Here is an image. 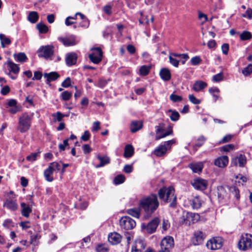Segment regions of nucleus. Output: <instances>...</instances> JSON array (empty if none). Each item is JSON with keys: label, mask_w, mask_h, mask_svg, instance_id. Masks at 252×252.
<instances>
[{"label": "nucleus", "mask_w": 252, "mask_h": 252, "mask_svg": "<svg viewBox=\"0 0 252 252\" xmlns=\"http://www.w3.org/2000/svg\"><path fill=\"white\" fill-rule=\"evenodd\" d=\"M0 40L2 48H5L6 45H9L11 43L10 39L7 37L4 34H0Z\"/></svg>", "instance_id": "nucleus-34"}, {"label": "nucleus", "mask_w": 252, "mask_h": 252, "mask_svg": "<svg viewBox=\"0 0 252 252\" xmlns=\"http://www.w3.org/2000/svg\"><path fill=\"white\" fill-rule=\"evenodd\" d=\"M52 117L56 119L58 122L62 121L63 117L64 116L60 112H57L56 113H53L52 115Z\"/></svg>", "instance_id": "nucleus-52"}, {"label": "nucleus", "mask_w": 252, "mask_h": 252, "mask_svg": "<svg viewBox=\"0 0 252 252\" xmlns=\"http://www.w3.org/2000/svg\"><path fill=\"white\" fill-rule=\"evenodd\" d=\"M191 185L196 189L204 190L207 187L208 182L204 179L198 178L193 181Z\"/></svg>", "instance_id": "nucleus-12"}, {"label": "nucleus", "mask_w": 252, "mask_h": 252, "mask_svg": "<svg viewBox=\"0 0 252 252\" xmlns=\"http://www.w3.org/2000/svg\"><path fill=\"white\" fill-rule=\"evenodd\" d=\"M77 55L75 53L71 52L66 55L65 63L67 66L74 65L77 62Z\"/></svg>", "instance_id": "nucleus-19"}, {"label": "nucleus", "mask_w": 252, "mask_h": 252, "mask_svg": "<svg viewBox=\"0 0 252 252\" xmlns=\"http://www.w3.org/2000/svg\"><path fill=\"white\" fill-rule=\"evenodd\" d=\"M89 26L90 21L87 18L82 20V21L79 24V26L84 29H87Z\"/></svg>", "instance_id": "nucleus-51"}, {"label": "nucleus", "mask_w": 252, "mask_h": 252, "mask_svg": "<svg viewBox=\"0 0 252 252\" xmlns=\"http://www.w3.org/2000/svg\"><path fill=\"white\" fill-rule=\"evenodd\" d=\"M242 16L243 17L248 18L249 19H252V9L249 8L246 10L245 14H243Z\"/></svg>", "instance_id": "nucleus-58"}, {"label": "nucleus", "mask_w": 252, "mask_h": 252, "mask_svg": "<svg viewBox=\"0 0 252 252\" xmlns=\"http://www.w3.org/2000/svg\"><path fill=\"white\" fill-rule=\"evenodd\" d=\"M108 241L113 245L119 243L122 239L121 236L117 232L111 233L108 235Z\"/></svg>", "instance_id": "nucleus-21"}, {"label": "nucleus", "mask_w": 252, "mask_h": 252, "mask_svg": "<svg viewBox=\"0 0 252 252\" xmlns=\"http://www.w3.org/2000/svg\"><path fill=\"white\" fill-rule=\"evenodd\" d=\"M222 246V241L220 237H215L209 240L206 246L211 250H217L220 249Z\"/></svg>", "instance_id": "nucleus-10"}, {"label": "nucleus", "mask_w": 252, "mask_h": 252, "mask_svg": "<svg viewBox=\"0 0 252 252\" xmlns=\"http://www.w3.org/2000/svg\"><path fill=\"white\" fill-rule=\"evenodd\" d=\"M93 53L89 55V58L94 63H98L102 60V51L99 47L93 48Z\"/></svg>", "instance_id": "nucleus-8"}, {"label": "nucleus", "mask_w": 252, "mask_h": 252, "mask_svg": "<svg viewBox=\"0 0 252 252\" xmlns=\"http://www.w3.org/2000/svg\"><path fill=\"white\" fill-rule=\"evenodd\" d=\"M125 181V177L122 174L116 176L114 179V183L116 185H119L123 183Z\"/></svg>", "instance_id": "nucleus-39"}, {"label": "nucleus", "mask_w": 252, "mask_h": 252, "mask_svg": "<svg viewBox=\"0 0 252 252\" xmlns=\"http://www.w3.org/2000/svg\"><path fill=\"white\" fill-rule=\"evenodd\" d=\"M134 154V149L131 145H127L125 148L124 157L126 158H130Z\"/></svg>", "instance_id": "nucleus-31"}, {"label": "nucleus", "mask_w": 252, "mask_h": 252, "mask_svg": "<svg viewBox=\"0 0 252 252\" xmlns=\"http://www.w3.org/2000/svg\"><path fill=\"white\" fill-rule=\"evenodd\" d=\"M53 170L49 165L48 167L44 171V175L45 179L48 182H52L53 180Z\"/></svg>", "instance_id": "nucleus-30"}, {"label": "nucleus", "mask_w": 252, "mask_h": 252, "mask_svg": "<svg viewBox=\"0 0 252 252\" xmlns=\"http://www.w3.org/2000/svg\"><path fill=\"white\" fill-rule=\"evenodd\" d=\"M207 86V84L201 80L196 81L193 85L192 90L195 92H198L202 91Z\"/></svg>", "instance_id": "nucleus-25"}, {"label": "nucleus", "mask_w": 252, "mask_h": 252, "mask_svg": "<svg viewBox=\"0 0 252 252\" xmlns=\"http://www.w3.org/2000/svg\"><path fill=\"white\" fill-rule=\"evenodd\" d=\"M32 118L27 113H23L19 118L17 129L21 133L28 131L31 126Z\"/></svg>", "instance_id": "nucleus-3"}, {"label": "nucleus", "mask_w": 252, "mask_h": 252, "mask_svg": "<svg viewBox=\"0 0 252 252\" xmlns=\"http://www.w3.org/2000/svg\"><path fill=\"white\" fill-rule=\"evenodd\" d=\"M143 124L141 121H134L131 123L130 125V131L132 133H135L142 128Z\"/></svg>", "instance_id": "nucleus-26"}, {"label": "nucleus", "mask_w": 252, "mask_h": 252, "mask_svg": "<svg viewBox=\"0 0 252 252\" xmlns=\"http://www.w3.org/2000/svg\"><path fill=\"white\" fill-rule=\"evenodd\" d=\"M252 38V33L249 31H244L240 34V38L242 41L250 40Z\"/></svg>", "instance_id": "nucleus-35"}, {"label": "nucleus", "mask_w": 252, "mask_h": 252, "mask_svg": "<svg viewBox=\"0 0 252 252\" xmlns=\"http://www.w3.org/2000/svg\"><path fill=\"white\" fill-rule=\"evenodd\" d=\"M189 166L194 173H200L203 168V164L201 162H193L189 164Z\"/></svg>", "instance_id": "nucleus-27"}, {"label": "nucleus", "mask_w": 252, "mask_h": 252, "mask_svg": "<svg viewBox=\"0 0 252 252\" xmlns=\"http://www.w3.org/2000/svg\"><path fill=\"white\" fill-rule=\"evenodd\" d=\"M228 162V158L226 156H223L218 158L215 160V165L220 167L223 168L225 167Z\"/></svg>", "instance_id": "nucleus-20"}, {"label": "nucleus", "mask_w": 252, "mask_h": 252, "mask_svg": "<svg viewBox=\"0 0 252 252\" xmlns=\"http://www.w3.org/2000/svg\"><path fill=\"white\" fill-rule=\"evenodd\" d=\"M234 146L233 144H228L225 146H223L221 147V151L224 152H229L230 150L234 149Z\"/></svg>", "instance_id": "nucleus-57"}, {"label": "nucleus", "mask_w": 252, "mask_h": 252, "mask_svg": "<svg viewBox=\"0 0 252 252\" xmlns=\"http://www.w3.org/2000/svg\"><path fill=\"white\" fill-rule=\"evenodd\" d=\"M156 135L155 137V139L156 140H158L161 138H164L168 135H171L172 134V129L171 127L166 132H164V130L163 128L157 126V129L156 130Z\"/></svg>", "instance_id": "nucleus-17"}, {"label": "nucleus", "mask_w": 252, "mask_h": 252, "mask_svg": "<svg viewBox=\"0 0 252 252\" xmlns=\"http://www.w3.org/2000/svg\"><path fill=\"white\" fill-rule=\"evenodd\" d=\"M174 239L171 236L164 237L161 241L160 247L161 249L170 250L174 246Z\"/></svg>", "instance_id": "nucleus-16"}, {"label": "nucleus", "mask_w": 252, "mask_h": 252, "mask_svg": "<svg viewBox=\"0 0 252 252\" xmlns=\"http://www.w3.org/2000/svg\"><path fill=\"white\" fill-rule=\"evenodd\" d=\"M100 123L98 121L94 122L93 124L92 128V131L93 132H95L98 131L100 128Z\"/></svg>", "instance_id": "nucleus-56"}, {"label": "nucleus", "mask_w": 252, "mask_h": 252, "mask_svg": "<svg viewBox=\"0 0 252 252\" xmlns=\"http://www.w3.org/2000/svg\"><path fill=\"white\" fill-rule=\"evenodd\" d=\"M39 58H43L46 60L50 59L54 54V47L52 45L41 46L37 51Z\"/></svg>", "instance_id": "nucleus-5"}, {"label": "nucleus", "mask_w": 252, "mask_h": 252, "mask_svg": "<svg viewBox=\"0 0 252 252\" xmlns=\"http://www.w3.org/2000/svg\"><path fill=\"white\" fill-rule=\"evenodd\" d=\"M159 204L157 195L155 194H151L141 199L139 202V206L146 213L144 218H149L158 208Z\"/></svg>", "instance_id": "nucleus-1"}, {"label": "nucleus", "mask_w": 252, "mask_h": 252, "mask_svg": "<svg viewBox=\"0 0 252 252\" xmlns=\"http://www.w3.org/2000/svg\"><path fill=\"white\" fill-rule=\"evenodd\" d=\"M146 246L145 241L141 239L135 241L134 245L132 247L131 252H141Z\"/></svg>", "instance_id": "nucleus-18"}, {"label": "nucleus", "mask_w": 252, "mask_h": 252, "mask_svg": "<svg viewBox=\"0 0 252 252\" xmlns=\"http://www.w3.org/2000/svg\"><path fill=\"white\" fill-rule=\"evenodd\" d=\"M168 112L171 113V114L169 116V117L172 121L175 122V121H177L179 120V117H180V115L177 111H173L171 109H169L168 110Z\"/></svg>", "instance_id": "nucleus-40"}, {"label": "nucleus", "mask_w": 252, "mask_h": 252, "mask_svg": "<svg viewBox=\"0 0 252 252\" xmlns=\"http://www.w3.org/2000/svg\"><path fill=\"white\" fill-rule=\"evenodd\" d=\"M21 214L23 216L28 218L30 214L32 212V208L29 205L26 204L24 202L21 203Z\"/></svg>", "instance_id": "nucleus-22"}, {"label": "nucleus", "mask_w": 252, "mask_h": 252, "mask_svg": "<svg viewBox=\"0 0 252 252\" xmlns=\"http://www.w3.org/2000/svg\"><path fill=\"white\" fill-rule=\"evenodd\" d=\"M223 79V74L219 73L213 77V80L214 82H220Z\"/></svg>", "instance_id": "nucleus-59"}, {"label": "nucleus", "mask_w": 252, "mask_h": 252, "mask_svg": "<svg viewBox=\"0 0 252 252\" xmlns=\"http://www.w3.org/2000/svg\"><path fill=\"white\" fill-rule=\"evenodd\" d=\"M206 139L203 136H199L197 139V143L195 144L196 147H201L203 145Z\"/></svg>", "instance_id": "nucleus-60"}, {"label": "nucleus", "mask_w": 252, "mask_h": 252, "mask_svg": "<svg viewBox=\"0 0 252 252\" xmlns=\"http://www.w3.org/2000/svg\"><path fill=\"white\" fill-rule=\"evenodd\" d=\"M227 193L224 187L222 186L218 188V196L220 199H223L226 196Z\"/></svg>", "instance_id": "nucleus-37"}, {"label": "nucleus", "mask_w": 252, "mask_h": 252, "mask_svg": "<svg viewBox=\"0 0 252 252\" xmlns=\"http://www.w3.org/2000/svg\"><path fill=\"white\" fill-rule=\"evenodd\" d=\"M192 219V221L193 222L194 220H197L199 218V215L192 213H187L186 215V219Z\"/></svg>", "instance_id": "nucleus-55"}, {"label": "nucleus", "mask_w": 252, "mask_h": 252, "mask_svg": "<svg viewBox=\"0 0 252 252\" xmlns=\"http://www.w3.org/2000/svg\"><path fill=\"white\" fill-rule=\"evenodd\" d=\"M4 64H7L8 70L10 72H12L14 74H18L19 72V67L18 64L14 63L10 60H8Z\"/></svg>", "instance_id": "nucleus-28"}, {"label": "nucleus", "mask_w": 252, "mask_h": 252, "mask_svg": "<svg viewBox=\"0 0 252 252\" xmlns=\"http://www.w3.org/2000/svg\"><path fill=\"white\" fill-rule=\"evenodd\" d=\"M169 97L170 99L174 102H180L182 100V96L174 94H171Z\"/></svg>", "instance_id": "nucleus-48"}, {"label": "nucleus", "mask_w": 252, "mask_h": 252, "mask_svg": "<svg viewBox=\"0 0 252 252\" xmlns=\"http://www.w3.org/2000/svg\"><path fill=\"white\" fill-rule=\"evenodd\" d=\"M191 205L193 209H198L201 207V200L199 196H195L191 201Z\"/></svg>", "instance_id": "nucleus-33"}, {"label": "nucleus", "mask_w": 252, "mask_h": 252, "mask_svg": "<svg viewBox=\"0 0 252 252\" xmlns=\"http://www.w3.org/2000/svg\"><path fill=\"white\" fill-rule=\"evenodd\" d=\"M206 235L202 231L197 230L194 232L193 237L192 238V242L194 245H198L202 244L205 238Z\"/></svg>", "instance_id": "nucleus-13"}, {"label": "nucleus", "mask_w": 252, "mask_h": 252, "mask_svg": "<svg viewBox=\"0 0 252 252\" xmlns=\"http://www.w3.org/2000/svg\"><path fill=\"white\" fill-rule=\"evenodd\" d=\"M159 221V219L158 218H155L147 225L143 224L142 225V229H145L148 233L152 234L156 230Z\"/></svg>", "instance_id": "nucleus-9"}, {"label": "nucleus", "mask_w": 252, "mask_h": 252, "mask_svg": "<svg viewBox=\"0 0 252 252\" xmlns=\"http://www.w3.org/2000/svg\"><path fill=\"white\" fill-rule=\"evenodd\" d=\"M242 72L245 76L249 75L252 72V64H249L247 67L244 68Z\"/></svg>", "instance_id": "nucleus-45"}, {"label": "nucleus", "mask_w": 252, "mask_h": 252, "mask_svg": "<svg viewBox=\"0 0 252 252\" xmlns=\"http://www.w3.org/2000/svg\"><path fill=\"white\" fill-rule=\"evenodd\" d=\"M170 224L168 220L163 219L162 223V228L164 230H167L170 227Z\"/></svg>", "instance_id": "nucleus-63"}, {"label": "nucleus", "mask_w": 252, "mask_h": 252, "mask_svg": "<svg viewBox=\"0 0 252 252\" xmlns=\"http://www.w3.org/2000/svg\"><path fill=\"white\" fill-rule=\"evenodd\" d=\"M43 76L47 79L46 83L49 84L51 82L55 81L59 78L60 75L57 72H51L49 73H44Z\"/></svg>", "instance_id": "nucleus-23"}, {"label": "nucleus", "mask_w": 252, "mask_h": 252, "mask_svg": "<svg viewBox=\"0 0 252 252\" xmlns=\"http://www.w3.org/2000/svg\"><path fill=\"white\" fill-rule=\"evenodd\" d=\"M90 137V134L88 130H86L82 135L81 138L84 141H88Z\"/></svg>", "instance_id": "nucleus-64"}, {"label": "nucleus", "mask_w": 252, "mask_h": 252, "mask_svg": "<svg viewBox=\"0 0 252 252\" xmlns=\"http://www.w3.org/2000/svg\"><path fill=\"white\" fill-rule=\"evenodd\" d=\"M38 14L37 12L31 11L29 13L28 19L32 23H36L38 19Z\"/></svg>", "instance_id": "nucleus-32"}, {"label": "nucleus", "mask_w": 252, "mask_h": 252, "mask_svg": "<svg viewBox=\"0 0 252 252\" xmlns=\"http://www.w3.org/2000/svg\"><path fill=\"white\" fill-rule=\"evenodd\" d=\"M71 85V79L69 77L66 78L62 83V87L67 88Z\"/></svg>", "instance_id": "nucleus-61"}, {"label": "nucleus", "mask_w": 252, "mask_h": 252, "mask_svg": "<svg viewBox=\"0 0 252 252\" xmlns=\"http://www.w3.org/2000/svg\"><path fill=\"white\" fill-rule=\"evenodd\" d=\"M97 158L100 161V163L95 166L96 168L103 167L110 162V158L107 156L97 155Z\"/></svg>", "instance_id": "nucleus-24"}, {"label": "nucleus", "mask_w": 252, "mask_h": 252, "mask_svg": "<svg viewBox=\"0 0 252 252\" xmlns=\"http://www.w3.org/2000/svg\"><path fill=\"white\" fill-rule=\"evenodd\" d=\"M58 40L65 46H73L77 43L76 37L73 35H70L65 37H60Z\"/></svg>", "instance_id": "nucleus-14"}, {"label": "nucleus", "mask_w": 252, "mask_h": 252, "mask_svg": "<svg viewBox=\"0 0 252 252\" xmlns=\"http://www.w3.org/2000/svg\"><path fill=\"white\" fill-rule=\"evenodd\" d=\"M127 213L129 215L137 219L140 217V210L138 208L128 209L127 210Z\"/></svg>", "instance_id": "nucleus-36"}, {"label": "nucleus", "mask_w": 252, "mask_h": 252, "mask_svg": "<svg viewBox=\"0 0 252 252\" xmlns=\"http://www.w3.org/2000/svg\"><path fill=\"white\" fill-rule=\"evenodd\" d=\"M38 155V153H32L30 155L27 157V159L31 161H35Z\"/></svg>", "instance_id": "nucleus-62"}, {"label": "nucleus", "mask_w": 252, "mask_h": 252, "mask_svg": "<svg viewBox=\"0 0 252 252\" xmlns=\"http://www.w3.org/2000/svg\"><path fill=\"white\" fill-rule=\"evenodd\" d=\"M50 167H52V169L54 170H57V171H60L61 169V164L57 162H53L50 163Z\"/></svg>", "instance_id": "nucleus-47"}, {"label": "nucleus", "mask_w": 252, "mask_h": 252, "mask_svg": "<svg viewBox=\"0 0 252 252\" xmlns=\"http://www.w3.org/2000/svg\"><path fill=\"white\" fill-rule=\"evenodd\" d=\"M169 59L170 63L172 64L173 66H174L175 67L178 66L180 60L176 59L175 58L170 55L169 57Z\"/></svg>", "instance_id": "nucleus-53"}, {"label": "nucleus", "mask_w": 252, "mask_h": 252, "mask_svg": "<svg viewBox=\"0 0 252 252\" xmlns=\"http://www.w3.org/2000/svg\"><path fill=\"white\" fill-rule=\"evenodd\" d=\"M14 56L16 61L19 62H24L28 59L24 53H19L17 55L14 54Z\"/></svg>", "instance_id": "nucleus-38"}, {"label": "nucleus", "mask_w": 252, "mask_h": 252, "mask_svg": "<svg viewBox=\"0 0 252 252\" xmlns=\"http://www.w3.org/2000/svg\"><path fill=\"white\" fill-rule=\"evenodd\" d=\"M201 62V59L199 56H195L192 58L190 60V62L192 65H198Z\"/></svg>", "instance_id": "nucleus-49"}, {"label": "nucleus", "mask_w": 252, "mask_h": 252, "mask_svg": "<svg viewBox=\"0 0 252 252\" xmlns=\"http://www.w3.org/2000/svg\"><path fill=\"white\" fill-rule=\"evenodd\" d=\"M189 100L194 104H199L201 103V101L196 98L193 94H189Z\"/></svg>", "instance_id": "nucleus-50"}, {"label": "nucleus", "mask_w": 252, "mask_h": 252, "mask_svg": "<svg viewBox=\"0 0 252 252\" xmlns=\"http://www.w3.org/2000/svg\"><path fill=\"white\" fill-rule=\"evenodd\" d=\"M3 207L11 211H15L18 209V205L14 197H10L8 195L4 202Z\"/></svg>", "instance_id": "nucleus-11"}, {"label": "nucleus", "mask_w": 252, "mask_h": 252, "mask_svg": "<svg viewBox=\"0 0 252 252\" xmlns=\"http://www.w3.org/2000/svg\"><path fill=\"white\" fill-rule=\"evenodd\" d=\"M236 179L238 180V183H241L242 185L244 183L246 182L247 181V177L241 174H238L236 176Z\"/></svg>", "instance_id": "nucleus-54"}, {"label": "nucleus", "mask_w": 252, "mask_h": 252, "mask_svg": "<svg viewBox=\"0 0 252 252\" xmlns=\"http://www.w3.org/2000/svg\"><path fill=\"white\" fill-rule=\"evenodd\" d=\"M40 236L38 234L32 235L31 236V244L33 246H37L38 244V240L40 239Z\"/></svg>", "instance_id": "nucleus-44"}, {"label": "nucleus", "mask_w": 252, "mask_h": 252, "mask_svg": "<svg viewBox=\"0 0 252 252\" xmlns=\"http://www.w3.org/2000/svg\"><path fill=\"white\" fill-rule=\"evenodd\" d=\"M120 225L122 229L130 230L135 227L136 222L131 218L128 216H124L121 218L120 220Z\"/></svg>", "instance_id": "nucleus-6"}, {"label": "nucleus", "mask_w": 252, "mask_h": 252, "mask_svg": "<svg viewBox=\"0 0 252 252\" xmlns=\"http://www.w3.org/2000/svg\"><path fill=\"white\" fill-rule=\"evenodd\" d=\"M209 92L211 94H212L214 101H216L219 97V95L216 94V93L219 92V89L217 87L211 88L209 89Z\"/></svg>", "instance_id": "nucleus-42"}, {"label": "nucleus", "mask_w": 252, "mask_h": 252, "mask_svg": "<svg viewBox=\"0 0 252 252\" xmlns=\"http://www.w3.org/2000/svg\"><path fill=\"white\" fill-rule=\"evenodd\" d=\"M252 247V235L248 233L242 234L238 243V248L242 251H247Z\"/></svg>", "instance_id": "nucleus-4"}, {"label": "nucleus", "mask_w": 252, "mask_h": 252, "mask_svg": "<svg viewBox=\"0 0 252 252\" xmlns=\"http://www.w3.org/2000/svg\"><path fill=\"white\" fill-rule=\"evenodd\" d=\"M159 75L161 78L164 81H167L171 79V73L167 68H162L159 72Z\"/></svg>", "instance_id": "nucleus-29"}, {"label": "nucleus", "mask_w": 252, "mask_h": 252, "mask_svg": "<svg viewBox=\"0 0 252 252\" xmlns=\"http://www.w3.org/2000/svg\"><path fill=\"white\" fill-rule=\"evenodd\" d=\"M71 96L72 93L67 91L63 92L61 94L62 99L65 101L68 100Z\"/></svg>", "instance_id": "nucleus-46"}, {"label": "nucleus", "mask_w": 252, "mask_h": 252, "mask_svg": "<svg viewBox=\"0 0 252 252\" xmlns=\"http://www.w3.org/2000/svg\"><path fill=\"white\" fill-rule=\"evenodd\" d=\"M37 29L38 30L39 32L42 33H46L48 32V27L42 23H38L36 25Z\"/></svg>", "instance_id": "nucleus-43"}, {"label": "nucleus", "mask_w": 252, "mask_h": 252, "mask_svg": "<svg viewBox=\"0 0 252 252\" xmlns=\"http://www.w3.org/2000/svg\"><path fill=\"white\" fill-rule=\"evenodd\" d=\"M150 66L146 65L142 66L139 69L140 74L142 76H146L148 74L150 70Z\"/></svg>", "instance_id": "nucleus-41"}, {"label": "nucleus", "mask_w": 252, "mask_h": 252, "mask_svg": "<svg viewBox=\"0 0 252 252\" xmlns=\"http://www.w3.org/2000/svg\"><path fill=\"white\" fill-rule=\"evenodd\" d=\"M158 195L160 200L165 203H169V207L174 208L177 205V197L173 187H163L158 191Z\"/></svg>", "instance_id": "nucleus-2"}, {"label": "nucleus", "mask_w": 252, "mask_h": 252, "mask_svg": "<svg viewBox=\"0 0 252 252\" xmlns=\"http://www.w3.org/2000/svg\"><path fill=\"white\" fill-rule=\"evenodd\" d=\"M247 162V158L245 155L240 154L239 156L232 158L231 165L232 166H237V163L240 167H244Z\"/></svg>", "instance_id": "nucleus-15"}, {"label": "nucleus", "mask_w": 252, "mask_h": 252, "mask_svg": "<svg viewBox=\"0 0 252 252\" xmlns=\"http://www.w3.org/2000/svg\"><path fill=\"white\" fill-rule=\"evenodd\" d=\"M174 142V140H171L165 142L164 144L160 145L154 150V154L157 157L163 156L166 154L168 149L170 148V146Z\"/></svg>", "instance_id": "nucleus-7"}]
</instances>
